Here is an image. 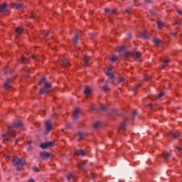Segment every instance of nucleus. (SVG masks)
Here are the masks:
<instances>
[{
  "instance_id": "12",
  "label": "nucleus",
  "mask_w": 182,
  "mask_h": 182,
  "mask_svg": "<svg viewBox=\"0 0 182 182\" xmlns=\"http://www.w3.org/2000/svg\"><path fill=\"white\" fill-rule=\"evenodd\" d=\"M12 80L8 78L4 84V89H8V87H11Z\"/></svg>"
},
{
  "instance_id": "6",
  "label": "nucleus",
  "mask_w": 182,
  "mask_h": 182,
  "mask_svg": "<svg viewBox=\"0 0 182 182\" xmlns=\"http://www.w3.org/2000/svg\"><path fill=\"white\" fill-rule=\"evenodd\" d=\"M6 12H8V5H6V3L0 4V14H5Z\"/></svg>"
},
{
  "instance_id": "27",
  "label": "nucleus",
  "mask_w": 182,
  "mask_h": 182,
  "mask_svg": "<svg viewBox=\"0 0 182 182\" xmlns=\"http://www.w3.org/2000/svg\"><path fill=\"white\" fill-rule=\"evenodd\" d=\"M100 126H101L100 122H95L93 125L94 129H99Z\"/></svg>"
},
{
  "instance_id": "43",
  "label": "nucleus",
  "mask_w": 182,
  "mask_h": 182,
  "mask_svg": "<svg viewBox=\"0 0 182 182\" xmlns=\"http://www.w3.org/2000/svg\"><path fill=\"white\" fill-rule=\"evenodd\" d=\"M113 70V67H109L108 71L112 72Z\"/></svg>"
},
{
  "instance_id": "8",
  "label": "nucleus",
  "mask_w": 182,
  "mask_h": 182,
  "mask_svg": "<svg viewBox=\"0 0 182 182\" xmlns=\"http://www.w3.org/2000/svg\"><path fill=\"white\" fill-rule=\"evenodd\" d=\"M40 156L43 160H48L49 157H50V153H48L47 151H43L40 153Z\"/></svg>"
},
{
  "instance_id": "47",
  "label": "nucleus",
  "mask_w": 182,
  "mask_h": 182,
  "mask_svg": "<svg viewBox=\"0 0 182 182\" xmlns=\"http://www.w3.org/2000/svg\"><path fill=\"white\" fill-rule=\"evenodd\" d=\"M178 150H179V151H182V146L178 147Z\"/></svg>"
},
{
  "instance_id": "7",
  "label": "nucleus",
  "mask_w": 182,
  "mask_h": 182,
  "mask_svg": "<svg viewBox=\"0 0 182 182\" xmlns=\"http://www.w3.org/2000/svg\"><path fill=\"white\" fill-rule=\"evenodd\" d=\"M53 141H48L40 144V147L43 149H48V147H52L53 146Z\"/></svg>"
},
{
  "instance_id": "36",
  "label": "nucleus",
  "mask_w": 182,
  "mask_h": 182,
  "mask_svg": "<svg viewBox=\"0 0 182 182\" xmlns=\"http://www.w3.org/2000/svg\"><path fill=\"white\" fill-rule=\"evenodd\" d=\"M164 96V92L159 93V96L156 97V99H160L161 97H163Z\"/></svg>"
},
{
  "instance_id": "5",
  "label": "nucleus",
  "mask_w": 182,
  "mask_h": 182,
  "mask_svg": "<svg viewBox=\"0 0 182 182\" xmlns=\"http://www.w3.org/2000/svg\"><path fill=\"white\" fill-rule=\"evenodd\" d=\"M132 56L133 58H134L135 60H136L137 62H140L141 60L140 58H141V53L137 51V50H134L133 51Z\"/></svg>"
},
{
  "instance_id": "28",
  "label": "nucleus",
  "mask_w": 182,
  "mask_h": 182,
  "mask_svg": "<svg viewBox=\"0 0 182 182\" xmlns=\"http://www.w3.org/2000/svg\"><path fill=\"white\" fill-rule=\"evenodd\" d=\"M141 85H134V87H132V90H133L134 92V90H137V89H139V87H140Z\"/></svg>"
},
{
  "instance_id": "11",
  "label": "nucleus",
  "mask_w": 182,
  "mask_h": 182,
  "mask_svg": "<svg viewBox=\"0 0 182 182\" xmlns=\"http://www.w3.org/2000/svg\"><path fill=\"white\" fill-rule=\"evenodd\" d=\"M23 32V28L22 26H18L16 28V38H18L21 33Z\"/></svg>"
},
{
  "instance_id": "49",
  "label": "nucleus",
  "mask_w": 182,
  "mask_h": 182,
  "mask_svg": "<svg viewBox=\"0 0 182 182\" xmlns=\"http://www.w3.org/2000/svg\"><path fill=\"white\" fill-rule=\"evenodd\" d=\"M28 182H35V180H33V179H30V180H28Z\"/></svg>"
},
{
  "instance_id": "31",
  "label": "nucleus",
  "mask_w": 182,
  "mask_h": 182,
  "mask_svg": "<svg viewBox=\"0 0 182 182\" xmlns=\"http://www.w3.org/2000/svg\"><path fill=\"white\" fill-rule=\"evenodd\" d=\"M77 135H78L80 139H83L85 134H83L82 132H78Z\"/></svg>"
},
{
  "instance_id": "38",
  "label": "nucleus",
  "mask_w": 182,
  "mask_h": 182,
  "mask_svg": "<svg viewBox=\"0 0 182 182\" xmlns=\"http://www.w3.org/2000/svg\"><path fill=\"white\" fill-rule=\"evenodd\" d=\"M100 109H101V110H106V107L103 105H101Z\"/></svg>"
},
{
  "instance_id": "46",
  "label": "nucleus",
  "mask_w": 182,
  "mask_h": 182,
  "mask_svg": "<svg viewBox=\"0 0 182 182\" xmlns=\"http://www.w3.org/2000/svg\"><path fill=\"white\" fill-rule=\"evenodd\" d=\"M129 55H130V53H126L124 54L125 58H127V56H129Z\"/></svg>"
},
{
  "instance_id": "26",
  "label": "nucleus",
  "mask_w": 182,
  "mask_h": 182,
  "mask_svg": "<svg viewBox=\"0 0 182 182\" xmlns=\"http://www.w3.org/2000/svg\"><path fill=\"white\" fill-rule=\"evenodd\" d=\"M84 60L85 62V66H87V63H89V57L87 55H84Z\"/></svg>"
},
{
  "instance_id": "9",
  "label": "nucleus",
  "mask_w": 182,
  "mask_h": 182,
  "mask_svg": "<svg viewBox=\"0 0 182 182\" xmlns=\"http://www.w3.org/2000/svg\"><path fill=\"white\" fill-rule=\"evenodd\" d=\"M80 112V109L79 108H75L74 109V112L73 113V119L74 120H76V119H77V117H79V112Z\"/></svg>"
},
{
  "instance_id": "3",
  "label": "nucleus",
  "mask_w": 182,
  "mask_h": 182,
  "mask_svg": "<svg viewBox=\"0 0 182 182\" xmlns=\"http://www.w3.org/2000/svg\"><path fill=\"white\" fill-rule=\"evenodd\" d=\"M41 83H44V87H43L40 90L41 95H42L43 93H46V92H49V90H50L52 84H50V82H47L46 78H45V77L41 78V81L39 82V85H41Z\"/></svg>"
},
{
  "instance_id": "20",
  "label": "nucleus",
  "mask_w": 182,
  "mask_h": 182,
  "mask_svg": "<svg viewBox=\"0 0 182 182\" xmlns=\"http://www.w3.org/2000/svg\"><path fill=\"white\" fill-rule=\"evenodd\" d=\"M168 63H170V60H165L162 63V68H166V66H168Z\"/></svg>"
},
{
  "instance_id": "40",
  "label": "nucleus",
  "mask_w": 182,
  "mask_h": 182,
  "mask_svg": "<svg viewBox=\"0 0 182 182\" xmlns=\"http://www.w3.org/2000/svg\"><path fill=\"white\" fill-rule=\"evenodd\" d=\"M136 115H137V111L134 110L133 111V116L134 117V116H136Z\"/></svg>"
},
{
  "instance_id": "53",
  "label": "nucleus",
  "mask_w": 182,
  "mask_h": 182,
  "mask_svg": "<svg viewBox=\"0 0 182 182\" xmlns=\"http://www.w3.org/2000/svg\"><path fill=\"white\" fill-rule=\"evenodd\" d=\"M30 18H35L33 16H31Z\"/></svg>"
},
{
  "instance_id": "2",
  "label": "nucleus",
  "mask_w": 182,
  "mask_h": 182,
  "mask_svg": "<svg viewBox=\"0 0 182 182\" xmlns=\"http://www.w3.org/2000/svg\"><path fill=\"white\" fill-rule=\"evenodd\" d=\"M11 161L13 166L16 168L18 171L23 170V166H25V164L26 163V161L23 158H18L16 156H13Z\"/></svg>"
},
{
  "instance_id": "32",
  "label": "nucleus",
  "mask_w": 182,
  "mask_h": 182,
  "mask_svg": "<svg viewBox=\"0 0 182 182\" xmlns=\"http://www.w3.org/2000/svg\"><path fill=\"white\" fill-rule=\"evenodd\" d=\"M118 82L119 83H122V82H124V78H123V77H119Z\"/></svg>"
},
{
  "instance_id": "44",
  "label": "nucleus",
  "mask_w": 182,
  "mask_h": 182,
  "mask_svg": "<svg viewBox=\"0 0 182 182\" xmlns=\"http://www.w3.org/2000/svg\"><path fill=\"white\" fill-rule=\"evenodd\" d=\"M145 2H146L147 4H151V0H144Z\"/></svg>"
},
{
  "instance_id": "39",
  "label": "nucleus",
  "mask_w": 182,
  "mask_h": 182,
  "mask_svg": "<svg viewBox=\"0 0 182 182\" xmlns=\"http://www.w3.org/2000/svg\"><path fill=\"white\" fill-rule=\"evenodd\" d=\"M112 14H114V15H117V9L112 10Z\"/></svg>"
},
{
  "instance_id": "48",
  "label": "nucleus",
  "mask_w": 182,
  "mask_h": 182,
  "mask_svg": "<svg viewBox=\"0 0 182 182\" xmlns=\"http://www.w3.org/2000/svg\"><path fill=\"white\" fill-rule=\"evenodd\" d=\"M66 127H67V129H70V124H67Z\"/></svg>"
},
{
  "instance_id": "30",
  "label": "nucleus",
  "mask_w": 182,
  "mask_h": 182,
  "mask_svg": "<svg viewBox=\"0 0 182 182\" xmlns=\"http://www.w3.org/2000/svg\"><path fill=\"white\" fill-rule=\"evenodd\" d=\"M14 8L19 9V8H22V4H14Z\"/></svg>"
},
{
  "instance_id": "51",
  "label": "nucleus",
  "mask_w": 182,
  "mask_h": 182,
  "mask_svg": "<svg viewBox=\"0 0 182 182\" xmlns=\"http://www.w3.org/2000/svg\"><path fill=\"white\" fill-rule=\"evenodd\" d=\"M91 109H95V105H92V106L91 107Z\"/></svg>"
},
{
  "instance_id": "24",
  "label": "nucleus",
  "mask_w": 182,
  "mask_h": 182,
  "mask_svg": "<svg viewBox=\"0 0 182 182\" xmlns=\"http://www.w3.org/2000/svg\"><path fill=\"white\" fill-rule=\"evenodd\" d=\"M171 134L173 137H174V139H177V137L180 136V134L178 132H171Z\"/></svg>"
},
{
  "instance_id": "55",
  "label": "nucleus",
  "mask_w": 182,
  "mask_h": 182,
  "mask_svg": "<svg viewBox=\"0 0 182 182\" xmlns=\"http://www.w3.org/2000/svg\"><path fill=\"white\" fill-rule=\"evenodd\" d=\"M28 144H31V142H28Z\"/></svg>"
},
{
  "instance_id": "37",
  "label": "nucleus",
  "mask_w": 182,
  "mask_h": 182,
  "mask_svg": "<svg viewBox=\"0 0 182 182\" xmlns=\"http://www.w3.org/2000/svg\"><path fill=\"white\" fill-rule=\"evenodd\" d=\"M33 171H35V173H38V171H40L39 168H38V167H34V168H33Z\"/></svg>"
},
{
  "instance_id": "21",
  "label": "nucleus",
  "mask_w": 182,
  "mask_h": 182,
  "mask_svg": "<svg viewBox=\"0 0 182 182\" xmlns=\"http://www.w3.org/2000/svg\"><path fill=\"white\" fill-rule=\"evenodd\" d=\"M107 76L109 77V79H113L114 76L113 75V73H112V71L107 70L106 73Z\"/></svg>"
},
{
  "instance_id": "16",
  "label": "nucleus",
  "mask_w": 182,
  "mask_h": 182,
  "mask_svg": "<svg viewBox=\"0 0 182 182\" xmlns=\"http://www.w3.org/2000/svg\"><path fill=\"white\" fill-rule=\"evenodd\" d=\"M163 157H164V160H167L168 159H170V157H171V154L167 153V152H164Z\"/></svg>"
},
{
  "instance_id": "33",
  "label": "nucleus",
  "mask_w": 182,
  "mask_h": 182,
  "mask_svg": "<svg viewBox=\"0 0 182 182\" xmlns=\"http://www.w3.org/2000/svg\"><path fill=\"white\" fill-rule=\"evenodd\" d=\"M102 90H104V92H107V90H109V87H107V85L103 86Z\"/></svg>"
},
{
  "instance_id": "4",
  "label": "nucleus",
  "mask_w": 182,
  "mask_h": 182,
  "mask_svg": "<svg viewBox=\"0 0 182 182\" xmlns=\"http://www.w3.org/2000/svg\"><path fill=\"white\" fill-rule=\"evenodd\" d=\"M45 126L47 133H49L51 130H53V125L52 124V122L50 120H47L45 122Z\"/></svg>"
},
{
  "instance_id": "19",
  "label": "nucleus",
  "mask_w": 182,
  "mask_h": 182,
  "mask_svg": "<svg viewBox=\"0 0 182 182\" xmlns=\"http://www.w3.org/2000/svg\"><path fill=\"white\" fill-rule=\"evenodd\" d=\"M63 65L65 68H69V65H70V63H69V60H63Z\"/></svg>"
},
{
  "instance_id": "35",
  "label": "nucleus",
  "mask_w": 182,
  "mask_h": 182,
  "mask_svg": "<svg viewBox=\"0 0 182 182\" xmlns=\"http://www.w3.org/2000/svg\"><path fill=\"white\" fill-rule=\"evenodd\" d=\"M157 25H158V28H161V26H163V22H161V21H158L157 22Z\"/></svg>"
},
{
  "instance_id": "45",
  "label": "nucleus",
  "mask_w": 182,
  "mask_h": 182,
  "mask_svg": "<svg viewBox=\"0 0 182 182\" xmlns=\"http://www.w3.org/2000/svg\"><path fill=\"white\" fill-rule=\"evenodd\" d=\"M49 35V32L46 31L44 38L48 36Z\"/></svg>"
},
{
  "instance_id": "22",
  "label": "nucleus",
  "mask_w": 182,
  "mask_h": 182,
  "mask_svg": "<svg viewBox=\"0 0 182 182\" xmlns=\"http://www.w3.org/2000/svg\"><path fill=\"white\" fill-rule=\"evenodd\" d=\"M141 36L144 38V39H147V38H149V35L147 34V31H144Z\"/></svg>"
},
{
  "instance_id": "41",
  "label": "nucleus",
  "mask_w": 182,
  "mask_h": 182,
  "mask_svg": "<svg viewBox=\"0 0 182 182\" xmlns=\"http://www.w3.org/2000/svg\"><path fill=\"white\" fill-rule=\"evenodd\" d=\"M177 12H178V14H179V15H182V11L181 10L178 9Z\"/></svg>"
},
{
  "instance_id": "17",
  "label": "nucleus",
  "mask_w": 182,
  "mask_h": 182,
  "mask_svg": "<svg viewBox=\"0 0 182 182\" xmlns=\"http://www.w3.org/2000/svg\"><path fill=\"white\" fill-rule=\"evenodd\" d=\"M29 62V57H22L21 58V63H28Z\"/></svg>"
},
{
  "instance_id": "15",
  "label": "nucleus",
  "mask_w": 182,
  "mask_h": 182,
  "mask_svg": "<svg viewBox=\"0 0 182 182\" xmlns=\"http://www.w3.org/2000/svg\"><path fill=\"white\" fill-rule=\"evenodd\" d=\"M126 130V123L122 124L118 130V133H122V132H125Z\"/></svg>"
},
{
  "instance_id": "50",
  "label": "nucleus",
  "mask_w": 182,
  "mask_h": 182,
  "mask_svg": "<svg viewBox=\"0 0 182 182\" xmlns=\"http://www.w3.org/2000/svg\"><path fill=\"white\" fill-rule=\"evenodd\" d=\"M5 75H8V71H4Z\"/></svg>"
},
{
  "instance_id": "23",
  "label": "nucleus",
  "mask_w": 182,
  "mask_h": 182,
  "mask_svg": "<svg viewBox=\"0 0 182 182\" xmlns=\"http://www.w3.org/2000/svg\"><path fill=\"white\" fill-rule=\"evenodd\" d=\"M86 163H87L86 161H82L80 164H78V168H83L85 164H86Z\"/></svg>"
},
{
  "instance_id": "29",
  "label": "nucleus",
  "mask_w": 182,
  "mask_h": 182,
  "mask_svg": "<svg viewBox=\"0 0 182 182\" xmlns=\"http://www.w3.org/2000/svg\"><path fill=\"white\" fill-rule=\"evenodd\" d=\"M70 178H73V173H70L67 175V179L70 180Z\"/></svg>"
},
{
  "instance_id": "34",
  "label": "nucleus",
  "mask_w": 182,
  "mask_h": 182,
  "mask_svg": "<svg viewBox=\"0 0 182 182\" xmlns=\"http://www.w3.org/2000/svg\"><path fill=\"white\" fill-rule=\"evenodd\" d=\"M125 46H121L118 48V52H122V50H124Z\"/></svg>"
},
{
  "instance_id": "18",
  "label": "nucleus",
  "mask_w": 182,
  "mask_h": 182,
  "mask_svg": "<svg viewBox=\"0 0 182 182\" xmlns=\"http://www.w3.org/2000/svg\"><path fill=\"white\" fill-rule=\"evenodd\" d=\"M109 60H111V62H116L117 60V59H119V57L116 56V55H112L109 58Z\"/></svg>"
},
{
  "instance_id": "25",
  "label": "nucleus",
  "mask_w": 182,
  "mask_h": 182,
  "mask_svg": "<svg viewBox=\"0 0 182 182\" xmlns=\"http://www.w3.org/2000/svg\"><path fill=\"white\" fill-rule=\"evenodd\" d=\"M153 42L155 45H159L161 41L159 38H154Z\"/></svg>"
},
{
  "instance_id": "54",
  "label": "nucleus",
  "mask_w": 182,
  "mask_h": 182,
  "mask_svg": "<svg viewBox=\"0 0 182 182\" xmlns=\"http://www.w3.org/2000/svg\"><path fill=\"white\" fill-rule=\"evenodd\" d=\"M173 35H174V36H176V35H177V33H173Z\"/></svg>"
},
{
  "instance_id": "13",
  "label": "nucleus",
  "mask_w": 182,
  "mask_h": 182,
  "mask_svg": "<svg viewBox=\"0 0 182 182\" xmlns=\"http://www.w3.org/2000/svg\"><path fill=\"white\" fill-rule=\"evenodd\" d=\"M75 156H86V152L82 149L77 150L74 152Z\"/></svg>"
},
{
  "instance_id": "14",
  "label": "nucleus",
  "mask_w": 182,
  "mask_h": 182,
  "mask_svg": "<svg viewBox=\"0 0 182 182\" xmlns=\"http://www.w3.org/2000/svg\"><path fill=\"white\" fill-rule=\"evenodd\" d=\"M80 33H82V31H78L77 33H76L75 36L73 38L74 43H77V41H79V35H80Z\"/></svg>"
},
{
  "instance_id": "10",
  "label": "nucleus",
  "mask_w": 182,
  "mask_h": 182,
  "mask_svg": "<svg viewBox=\"0 0 182 182\" xmlns=\"http://www.w3.org/2000/svg\"><path fill=\"white\" fill-rule=\"evenodd\" d=\"M92 91L93 88H92V87L85 86L84 93L86 96H87L88 95H90V93H92Z\"/></svg>"
},
{
  "instance_id": "1",
  "label": "nucleus",
  "mask_w": 182,
  "mask_h": 182,
  "mask_svg": "<svg viewBox=\"0 0 182 182\" xmlns=\"http://www.w3.org/2000/svg\"><path fill=\"white\" fill-rule=\"evenodd\" d=\"M22 126H23L22 122H14L13 126L9 127L8 133L4 134L3 137L5 139H9V137H10V139H15V136H16L15 132L16 129H18V127H22Z\"/></svg>"
},
{
  "instance_id": "52",
  "label": "nucleus",
  "mask_w": 182,
  "mask_h": 182,
  "mask_svg": "<svg viewBox=\"0 0 182 182\" xmlns=\"http://www.w3.org/2000/svg\"><path fill=\"white\" fill-rule=\"evenodd\" d=\"M33 59H36V57H34L33 55Z\"/></svg>"
},
{
  "instance_id": "42",
  "label": "nucleus",
  "mask_w": 182,
  "mask_h": 182,
  "mask_svg": "<svg viewBox=\"0 0 182 182\" xmlns=\"http://www.w3.org/2000/svg\"><path fill=\"white\" fill-rule=\"evenodd\" d=\"M105 12H110V9L106 8V9H105Z\"/></svg>"
}]
</instances>
